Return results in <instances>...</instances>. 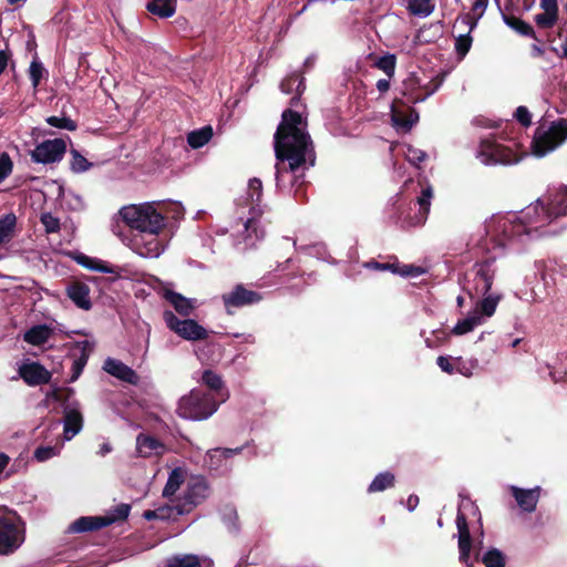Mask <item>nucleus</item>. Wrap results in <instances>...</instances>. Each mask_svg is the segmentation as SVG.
I'll return each instance as SVG.
<instances>
[{
    "label": "nucleus",
    "mask_w": 567,
    "mask_h": 567,
    "mask_svg": "<svg viewBox=\"0 0 567 567\" xmlns=\"http://www.w3.org/2000/svg\"><path fill=\"white\" fill-rule=\"evenodd\" d=\"M437 365L442 371L452 374L455 371V362L452 363L449 357L440 355L436 360Z\"/></svg>",
    "instance_id": "obj_60"
},
{
    "label": "nucleus",
    "mask_w": 567,
    "mask_h": 567,
    "mask_svg": "<svg viewBox=\"0 0 567 567\" xmlns=\"http://www.w3.org/2000/svg\"><path fill=\"white\" fill-rule=\"evenodd\" d=\"M495 231L501 237L499 245L505 246L506 241H511L517 237L528 234V227L520 218L511 220L508 218H501L496 221Z\"/></svg>",
    "instance_id": "obj_13"
},
{
    "label": "nucleus",
    "mask_w": 567,
    "mask_h": 567,
    "mask_svg": "<svg viewBox=\"0 0 567 567\" xmlns=\"http://www.w3.org/2000/svg\"><path fill=\"white\" fill-rule=\"evenodd\" d=\"M426 157L427 154L422 150L412 146L408 148V158L414 165H419L420 163L424 162Z\"/></svg>",
    "instance_id": "obj_59"
},
{
    "label": "nucleus",
    "mask_w": 567,
    "mask_h": 567,
    "mask_svg": "<svg viewBox=\"0 0 567 567\" xmlns=\"http://www.w3.org/2000/svg\"><path fill=\"white\" fill-rule=\"evenodd\" d=\"M488 1L489 0H474L471 11L460 17L456 22L470 27V31H473L477 27L480 19L484 16Z\"/></svg>",
    "instance_id": "obj_27"
},
{
    "label": "nucleus",
    "mask_w": 567,
    "mask_h": 567,
    "mask_svg": "<svg viewBox=\"0 0 567 567\" xmlns=\"http://www.w3.org/2000/svg\"><path fill=\"white\" fill-rule=\"evenodd\" d=\"M146 9L150 13L159 18H171L176 11V0H150Z\"/></svg>",
    "instance_id": "obj_30"
},
{
    "label": "nucleus",
    "mask_w": 567,
    "mask_h": 567,
    "mask_svg": "<svg viewBox=\"0 0 567 567\" xmlns=\"http://www.w3.org/2000/svg\"><path fill=\"white\" fill-rule=\"evenodd\" d=\"M40 221L47 234L58 233L61 228L60 219L54 217L51 213H43L40 217Z\"/></svg>",
    "instance_id": "obj_50"
},
{
    "label": "nucleus",
    "mask_w": 567,
    "mask_h": 567,
    "mask_svg": "<svg viewBox=\"0 0 567 567\" xmlns=\"http://www.w3.org/2000/svg\"><path fill=\"white\" fill-rule=\"evenodd\" d=\"M183 483H184L183 471L179 467L174 468L168 475L167 482L163 489V496L166 498H171L179 489V487Z\"/></svg>",
    "instance_id": "obj_35"
},
{
    "label": "nucleus",
    "mask_w": 567,
    "mask_h": 567,
    "mask_svg": "<svg viewBox=\"0 0 567 567\" xmlns=\"http://www.w3.org/2000/svg\"><path fill=\"white\" fill-rule=\"evenodd\" d=\"M24 524L13 511L0 515V554L13 553L24 540Z\"/></svg>",
    "instance_id": "obj_4"
},
{
    "label": "nucleus",
    "mask_w": 567,
    "mask_h": 567,
    "mask_svg": "<svg viewBox=\"0 0 567 567\" xmlns=\"http://www.w3.org/2000/svg\"><path fill=\"white\" fill-rule=\"evenodd\" d=\"M409 11L415 16H430L434 10L431 0H409Z\"/></svg>",
    "instance_id": "obj_42"
},
{
    "label": "nucleus",
    "mask_w": 567,
    "mask_h": 567,
    "mask_svg": "<svg viewBox=\"0 0 567 567\" xmlns=\"http://www.w3.org/2000/svg\"><path fill=\"white\" fill-rule=\"evenodd\" d=\"M163 297L166 301H168L177 313L181 316L187 318L194 310L195 306L193 301L186 297H184L182 293L165 289Z\"/></svg>",
    "instance_id": "obj_24"
},
{
    "label": "nucleus",
    "mask_w": 567,
    "mask_h": 567,
    "mask_svg": "<svg viewBox=\"0 0 567 567\" xmlns=\"http://www.w3.org/2000/svg\"><path fill=\"white\" fill-rule=\"evenodd\" d=\"M213 134L210 125L194 130L187 134V143L194 150L200 148L212 140Z\"/></svg>",
    "instance_id": "obj_32"
},
{
    "label": "nucleus",
    "mask_w": 567,
    "mask_h": 567,
    "mask_svg": "<svg viewBox=\"0 0 567 567\" xmlns=\"http://www.w3.org/2000/svg\"><path fill=\"white\" fill-rule=\"evenodd\" d=\"M19 375L30 386L47 384L52 378L51 372L39 362L23 363L19 368Z\"/></svg>",
    "instance_id": "obj_14"
},
{
    "label": "nucleus",
    "mask_w": 567,
    "mask_h": 567,
    "mask_svg": "<svg viewBox=\"0 0 567 567\" xmlns=\"http://www.w3.org/2000/svg\"><path fill=\"white\" fill-rule=\"evenodd\" d=\"M63 423L64 437L71 440L83 427L82 413L76 409H65Z\"/></svg>",
    "instance_id": "obj_25"
},
{
    "label": "nucleus",
    "mask_w": 567,
    "mask_h": 567,
    "mask_svg": "<svg viewBox=\"0 0 567 567\" xmlns=\"http://www.w3.org/2000/svg\"><path fill=\"white\" fill-rule=\"evenodd\" d=\"M540 7L544 11H549L558 14L557 0H542Z\"/></svg>",
    "instance_id": "obj_64"
},
{
    "label": "nucleus",
    "mask_w": 567,
    "mask_h": 567,
    "mask_svg": "<svg viewBox=\"0 0 567 567\" xmlns=\"http://www.w3.org/2000/svg\"><path fill=\"white\" fill-rule=\"evenodd\" d=\"M262 299V293L248 289L244 284H237L229 292L221 295V300L228 315H233V309L257 305Z\"/></svg>",
    "instance_id": "obj_8"
},
{
    "label": "nucleus",
    "mask_w": 567,
    "mask_h": 567,
    "mask_svg": "<svg viewBox=\"0 0 567 567\" xmlns=\"http://www.w3.org/2000/svg\"><path fill=\"white\" fill-rule=\"evenodd\" d=\"M78 264L83 266L86 269L103 272V274H112L116 277H120L121 268L117 266H113L104 260H101L99 258H92L86 255H80L76 258Z\"/></svg>",
    "instance_id": "obj_26"
},
{
    "label": "nucleus",
    "mask_w": 567,
    "mask_h": 567,
    "mask_svg": "<svg viewBox=\"0 0 567 567\" xmlns=\"http://www.w3.org/2000/svg\"><path fill=\"white\" fill-rule=\"evenodd\" d=\"M394 482H395V477L391 472L386 471V472L380 473L373 478V481L369 485L368 492L369 493L383 492L390 487H393Z\"/></svg>",
    "instance_id": "obj_36"
},
{
    "label": "nucleus",
    "mask_w": 567,
    "mask_h": 567,
    "mask_svg": "<svg viewBox=\"0 0 567 567\" xmlns=\"http://www.w3.org/2000/svg\"><path fill=\"white\" fill-rule=\"evenodd\" d=\"M53 330L48 324H37L27 330L23 340L31 346H42L49 341Z\"/></svg>",
    "instance_id": "obj_28"
},
{
    "label": "nucleus",
    "mask_w": 567,
    "mask_h": 567,
    "mask_svg": "<svg viewBox=\"0 0 567 567\" xmlns=\"http://www.w3.org/2000/svg\"><path fill=\"white\" fill-rule=\"evenodd\" d=\"M219 405L220 401L213 393L193 389L179 399L177 414L183 419L203 421L212 416Z\"/></svg>",
    "instance_id": "obj_3"
},
{
    "label": "nucleus",
    "mask_w": 567,
    "mask_h": 567,
    "mask_svg": "<svg viewBox=\"0 0 567 567\" xmlns=\"http://www.w3.org/2000/svg\"><path fill=\"white\" fill-rule=\"evenodd\" d=\"M121 219L136 230L132 239L133 249L143 257H157L162 244L157 236L165 228V217L152 203L124 206L118 210Z\"/></svg>",
    "instance_id": "obj_2"
},
{
    "label": "nucleus",
    "mask_w": 567,
    "mask_h": 567,
    "mask_svg": "<svg viewBox=\"0 0 567 567\" xmlns=\"http://www.w3.org/2000/svg\"><path fill=\"white\" fill-rule=\"evenodd\" d=\"M13 163L8 153L0 154V183H2L11 173Z\"/></svg>",
    "instance_id": "obj_54"
},
{
    "label": "nucleus",
    "mask_w": 567,
    "mask_h": 567,
    "mask_svg": "<svg viewBox=\"0 0 567 567\" xmlns=\"http://www.w3.org/2000/svg\"><path fill=\"white\" fill-rule=\"evenodd\" d=\"M66 152V143L62 138L47 140L38 144L31 152L35 163L51 164L60 162Z\"/></svg>",
    "instance_id": "obj_10"
},
{
    "label": "nucleus",
    "mask_w": 567,
    "mask_h": 567,
    "mask_svg": "<svg viewBox=\"0 0 567 567\" xmlns=\"http://www.w3.org/2000/svg\"><path fill=\"white\" fill-rule=\"evenodd\" d=\"M512 496L515 498L517 505L526 513L535 512L537 503L540 497L542 488L536 486L534 488H520L517 486L509 487Z\"/></svg>",
    "instance_id": "obj_19"
},
{
    "label": "nucleus",
    "mask_w": 567,
    "mask_h": 567,
    "mask_svg": "<svg viewBox=\"0 0 567 567\" xmlns=\"http://www.w3.org/2000/svg\"><path fill=\"white\" fill-rule=\"evenodd\" d=\"M395 269L396 270L394 274L400 275L402 277H417L425 272V270L420 266L401 265L399 261H398V268H395Z\"/></svg>",
    "instance_id": "obj_53"
},
{
    "label": "nucleus",
    "mask_w": 567,
    "mask_h": 567,
    "mask_svg": "<svg viewBox=\"0 0 567 567\" xmlns=\"http://www.w3.org/2000/svg\"><path fill=\"white\" fill-rule=\"evenodd\" d=\"M203 383L210 390L215 396L218 395L220 399L218 401L224 402L228 396L227 391L223 393L224 382L221 377L214 372L213 370H205L202 375Z\"/></svg>",
    "instance_id": "obj_29"
},
{
    "label": "nucleus",
    "mask_w": 567,
    "mask_h": 567,
    "mask_svg": "<svg viewBox=\"0 0 567 567\" xmlns=\"http://www.w3.org/2000/svg\"><path fill=\"white\" fill-rule=\"evenodd\" d=\"M103 370L110 375L132 385H137L140 375L121 360L107 358L103 363Z\"/></svg>",
    "instance_id": "obj_17"
},
{
    "label": "nucleus",
    "mask_w": 567,
    "mask_h": 567,
    "mask_svg": "<svg viewBox=\"0 0 567 567\" xmlns=\"http://www.w3.org/2000/svg\"><path fill=\"white\" fill-rule=\"evenodd\" d=\"M45 70L40 61L34 59L29 68V75L32 82V86L35 89L40 84L41 79L43 78Z\"/></svg>",
    "instance_id": "obj_52"
},
{
    "label": "nucleus",
    "mask_w": 567,
    "mask_h": 567,
    "mask_svg": "<svg viewBox=\"0 0 567 567\" xmlns=\"http://www.w3.org/2000/svg\"><path fill=\"white\" fill-rule=\"evenodd\" d=\"M499 299V296L485 295V297L477 303L480 313L486 317L493 316Z\"/></svg>",
    "instance_id": "obj_44"
},
{
    "label": "nucleus",
    "mask_w": 567,
    "mask_h": 567,
    "mask_svg": "<svg viewBox=\"0 0 567 567\" xmlns=\"http://www.w3.org/2000/svg\"><path fill=\"white\" fill-rule=\"evenodd\" d=\"M11 56L12 54L9 50H0V75L8 68Z\"/></svg>",
    "instance_id": "obj_63"
},
{
    "label": "nucleus",
    "mask_w": 567,
    "mask_h": 567,
    "mask_svg": "<svg viewBox=\"0 0 567 567\" xmlns=\"http://www.w3.org/2000/svg\"><path fill=\"white\" fill-rule=\"evenodd\" d=\"M567 138V122L558 120L553 122L547 131L537 127L532 142L533 152L536 156H544L554 151Z\"/></svg>",
    "instance_id": "obj_5"
},
{
    "label": "nucleus",
    "mask_w": 567,
    "mask_h": 567,
    "mask_svg": "<svg viewBox=\"0 0 567 567\" xmlns=\"http://www.w3.org/2000/svg\"><path fill=\"white\" fill-rule=\"evenodd\" d=\"M475 559L476 561H482L485 567H505L506 565L505 555L497 548H489L481 559L477 554Z\"/></svg>",
    "instance_id": "obj_37"
},
{
    "label": "nucleus",
    "mask_w": 567,
    "mask_h": 567,
    "mask_svg": "<svg viewBox=\"0 0 567 567\" xmlns=\"http://www.w3.org/2000/svg\"><path fill=\"white\" fill-rule=\"evenodd\" d=\"M90 292V287L80 280H72L68 284L65 289L66 296L78 308L83 310H90L92 308Z\"/></svg>",
    "instance_id": "obj_20"
},
{
    "label": "nucleus",
    "mask_w": 567,
    "mask_h": 567,
    "mask_svg": "<svg viewBox=\"0 0 567 567\" xmlns=\"http://www.w3.org/2000/svg\"><path fill=\"white\" fill-rule=\"evenodd\" d=\"M364 267L372 270H380L385 271L390 270L391 272H395V268H398V260L395 259L394 262H379L375 260H370L364 264Z\"/></svg>",
    "instance_id": "obj_56"
},
{
    "label": "nucleus",
    "mask_w": 567,
    "mask_h": 567,
    "mask_svg": "<svg viewBox=\"0 0 567 567\" xmlns=\"http://www.w3.org/2000/svg\"><path fill=\"white\" fill-rule=\"evenodd\" d=\"M373 66L383 71L389 78H392L395 73L396 66V56L391 53H386L385 55L379 58Z\"/></svg>",
    "instance_id": "obj_41"
},
{
    "label": "nucleus",
    "mask_w": 567,
    "mask_h": 567,
    "mask_svg": "<svg viewBox=\"0 0 567 567\" xmlns=\"http://www.w3.org/2000/svg\"><path fill=\"white\" fill-rule=\"evenodd\" d=\"M455 371L464 377H472L471 369L466 365L462 358L455 359Z\"/></svg>",
    "instance_id": "obj_62"
},
{
    "label": "nucleus",
    "mask_w": 567,
    "mask_h": 567,
    "mask_svg": "<svg viewBox=\"0 0 567 567\" xmlns=\"http://www.w3.org/2000/svg\"><path fill=\"white\" fill-rule=\"evenodd\" d=\"M47 123L53 127L63 128V130H68L71 132L75 131L78 128L76 122L66 116H63V117H59V116H54V115L49 116L47 118Z\"/></svg>",
    "instance_id": "obj_49"
},
{
    "label": "nucleus",
    "mask_w": 567,
    "mask_h": 567,
    "mask_svg": "<svg viewBox=\"0 0 567 567\" xmlns=\"http://www.w3.org/2000/svg\"><path fill=\"white\" fill-rule=\"evenodd\" d=\"M481 323V317L475 315L460 320L452 330L455 336H462L472 331L477 324Z\"/></svg>",
    "instance_id": "obj_43"
},
{
    "label": "nucleus",
    "mask_w": 567,
    "mask_h": 567,
    "mask_svg": "<svg viewBox=\"0 0 567 567\" xmlns=\"http://www.w3.org/2000/svg\"><path fill=\"white\" fill-rule=\"evenodd\" d=\"M557 18V13L544 11L543 13L535 16V22L540 29H550L556 24Z\"/></svg>",
    "instance_id": "obj_51"
},
{
    "label": "nucleus",
    "mask_w": 567,
    "mask_h": 567,
    "mask_svg": "<svg viewBox=\"0 0 567 567\" xmlns=\"http://www.w3.org/2000/svg\"><path fill=\"white\" fill-rule=\"evenodd\" d=\"M305 89V79L298 72L289 74L280 83V90L285 94H290L295 91L298 95H301Z\"/></svg>",
    "instance_id": "obj_33"
},
{
    "label": "nucleus",
    "mask_w": 567,
    "mask_h": 567,
    "mask_svg": "<svg viewBox=\"0 0 567 567\" xmlns=\"http://www.w3.org/2000/svg\"><path fill=\"white\" fill-rule=\"evenodd\" d=\"M249 196L251 197V202L259 203L262 197V183L259 178L254 177L249 181L248 185Z\"/></svg>",
    "instance_id": "obj_55"
},
{
    "label": "nucleus",
    "mask_w": 567,
    "mask_h": 567,
    "mask_svg": "<svg viewBox=\"0 0 567 567\" xmlns=\"http://www.w3.org/2000/svg\"><path fill=\"white\" fill-rule=\"evenodd\" d=\"M478 157L486 165L513 164L518 159L514 151L497 143L495 140L485 138L481 141Z\"/></svg>",
    "instance_id": "obj_7"
},
{
    "label": "nucleus",
    "mask_w": 567,
    "mask_h": 567,
    "mask_svg": "<svg viewBox=\"0 0 567 567\" xmlns=\"http://www.w3.org/2000/svg\"><path fill=\"white\" fill-rule=\"evenodd\" d=\"M156 511L159 520H177L178 516L184 515L179 513V503L177 499L175 504L159 506Z\"/></svg>",
    "instance_id": "obj_45"
},
{
    "label": "nucleus",
    "mask_w": 567,
    "mask_h": 567,
    "mask_svg": "<svg viewBox=\"0 0 567 567\" xmlns=\"http://www.w3.org/2000/svg\"><path fill=\"white\" fill-rule=\"evenodd\" d=\"M472 31H467L465 34H460L455 39V51L460 59H463L470 51L473 42V38L471 37Z\"/></svg>",
    "instance_id": "obj_47"
},
{
    "label": "nucleus",
    "mask_w": 567,
    "mask_h": 567,
    "mask_svg": "<svg viewBox=\"0 0 567 567\" xmlns=\"http://www.w3.org/2000/svg\"><path fill=\"white\" fill-rule=\"evenodd\" d=\"M514 116L524 127H528L532 124V114L526 106H518Z\"/></svg>",
    "instance_id": "obj_58"
},
{
    "label": "nucleus",
    "mask_w": 567,
    "mask_h": 567,
    "mask_svg": "<svg viewBox=\"0 0 567 567\" xmlns=\"http://www.w3.org/2000/svg\"><path fill=\"white\" fill-rule=\"evenodd\" d=\"M417 118L419 115L413 110L409 115L402 112L392 111V121L394 125L402 127L405 131H410Z\"/></svg>",
    "instance_id": "obj_40"
},
{
    "label": "nucleus",
    "mask_w": 567,
    "mask_h": 567,
    "mask_svg": "<svg viewBox=\"0 0 567 567\" xmlns=\"http://www.w3.org/2000/svg\"><path fill=\"white\" fill-rule=\"evenodd\" d=\"M276 158V185L279 189L290 184L296 200L306 199L303 174L298 175L299 169H305L307 164L313 166L316 152L313 142L308 132V121L299 112L291 107L281 114V121L274 135Z\"/></svg>",
    "instance_id": "obj_1"
},
{
    "label": "nucleus",
    "mask_w": 567,
    "mask_h": 567,
    "mask_svg": "<svg viewBox=\"0 0 567 567\" xmlns=\"http://www.w3.org/2000/svg\"><path fill=\"white\" fill-rule=\"evenodd\" d=\"M207 497L208 485L204 480L197 478L189 482L183 495L177 498L179 503V513L186 515L192 513Z\"/></svg>",
    "instance_id": "obj_9"
},
{
    "label": "nucleus",
    "mask_w": 567,
    "mask_h": 567,
    "mask_svg": "<svg viewBox=\"0 0 567 567\" xmlns=\"http://www.w3.org/2000/svg\"><path fill=\"white\" fill-rule=\"evenodd\" d=\"M245 445L236 447V449H228V447H216L212 449L207 452L206 460L209 463L212 467H219V462H215L216 456H223L224 460L230 458L237 454H240L244 450Z\"/></svg>",
    "instance_id": "obj_38"
},
{
    "label": "nucleus",
    "mask_w": 567,
    "mask_h": 567,
    "mask_svg": "<svg viewBox=\"0 0 567 567\" xmlns=\"http://www.w3.org/2000/svg\"><path fill=\"white\" fill-rule=\"evenodd\" d=\"M56 455V449L53 446H39L34 451V458L38 462H45Z\"/></svg>",
    "instance_id": "obj_57"
},
{
    "label": "nucleus",
    "mask_w": 567,
    "mask_h": 567,
    "mask_svg": "<svg viewBox=\"0 0 567 567\" xmlns=\"http://www.w3.org/2000/svg\"><path fill=\"white\" fill-rule=\"evenodd\" d=\"M503 20L511 29L515 30L518 34L523 37L533 38L536 41L540 42L533 27L529 23L522 20L520 18L514 14H503Z\"/></svg>",
    "instance_id": "obj_31"
},
{
    "label": "nucleus",
    "mask_w": 567,
    "mask_h": 567,
    "mask_svg": "<svg viewBox=\"0 0 567 567\" xmlns=\"http://www.w3.org/2000/svg\"><path fill=\"white\" fill-rule=\"evenodd\" d=\"M163 319L166 327L186 341H204L208 338V331L196 320L185 318L179 319L173 311L165 310Z\"/></svg>",
    "instance_id": "obj_6"
},
{
    "label": "nucleus",
    "mask_w": 567,
    "mask_h": 567,
    "mask_svg": "<svg viewBox=\"0 0 567 567\" xmlns=\"http://www.w3.org/2000/svg\"><path fill=\"white\" fill-rule=\"evenodd\" d=\"M493 264L494 259L491 258L474 265V289L477 297L487 295L492 288L495 278Z\"/></svg>",
    "instance_id": "obj_12"
},
{
    "label": "nucleus",
    "mask_w": 567,
    "mask_h": 567,
    "mask_svg": "<svg viewBox=\"0 0 567 567\" xmlns=\"http://www.w3.org/2000/svg\"><path fill=\"white\" fill-rule=\"evenodd\" d=\"M547 213H542L545 219H557L567 214V186L548 193L543 200Z\"/></svg>",
    "instance_id": "obj_11"
},
{
    "label": "nucleus",
    "mask_w": 567,
    "mask_h": 567,
    "mask_svg": "<svg viewBox=\"0 0 567 567\" xmlns=\"http://www.w3.org/2000/svg\"><path fill=\"white\" fill-rule=\"evenodd\" d=\"M107 526V522L103 520L102 516H82L74 520L69 526V532L79 534V533H85V532H94L99 530L103 527Z\"/></svg>",
    "instance_id": "obj_23"
},
{
    "label": "nucleus",
    "mask_w": 567,
    "mask_h": 567,
    "mask_svg": "<svg viewBox=\"0 0 567 567\" xmlns=\"http://www.w3.org/2000/svg\"><path fill=\"white\" fill-rule=\"evenodd\" d=\"M131 506L122 503L115 506L107 515L102 516L104 522H107V526L116 522H124L128 517Z\"/></svg>",
    "instance_id": "obj_39"
},
{
    "label": "nucleus",
    "mask_w": 567,
    "mask_h": 567,
    "mask_svg": "<svg viewBox=\"0 0 567 567\" xmlns=\"http://www.w3.org/2000/svg\"><path fill=\"white\" fill-rule=\"evenodd\" d=\"M136 449L142 457H151L152 455H162L166 451L163 442L158 439L140 433L136 437Z\"/></svg>",
    "instance_id": "obj_22"
},
{
    "label": "nucleus",
    "mask_w": 567,
    "mask_h": 567,
    "mask_svg": "<svg viewBox=\"0 0 567 567\" xmlns=\"http://www.w3.org/2000/svg\"><path fill=\"white\" fill-rule=\"evenodd\" d=\"M71 155L72 159L70 162V165L71 169L74 173H83L92 166V163H90L83 155H81V153L78 150L72 148Z\"/></svg>",
    "instance_id": "obj_46"
},
{
    "label": "nucleus",
    "mask_w": 567,
    "mask_h": 567,
    "mask_svg": "<svg viewBox=\"0 0 567 567\" xmlns=\"http://www.w3.org/2000/svg\"><path fill=\"white\" fill-rule=\"evenodd\" d=\"M433 198V188L430 184L422 188L421 195L416 199V204L419 205V212L414 214V216L409 217L404 220L405 225L409 227H417L425 224L430 208H431V199Z\"/></svg>",
    "instance_id": "obj_18"
},
{
    "label": "nucleus",
    "mask_w": 567,
    "mask_h": 567,
    "mask_svg": "<svg viewBox=\"0 0 567 567\" xmlns=\"http://www.w3.org/2000/svg\"><path fill=\"white\" fill-rule=\"evenodd\" d=\"M168 567H202L200 561L195 555H186L184 557H173L168 560Z\"/></svg>",
    "instance_id": "obj_48"
},
{
    "label": "nucleus",
    "mask_w": 567,
    "mask_h": 567,
    "mask_svg": "<svg viewBox=\"0 0 567 567\" xmlns=\"http://www.w3.org/2000/svg\"><path fill=\"white\" fill-rule=\"evenodd\" d=\"M71 390L70 389H60V388H54L49 394L48 396L53 399L54 401H58V402H66L69 400V394H65L64 395V392H70Z\"/></svg>",
    "instance_id": "obj_61"
},
{
    "label": "nucleus",
    "mask_w": 567,
    "mask_h": 567,
    "mask_svg": "<svg viewBox=\"0 0 567 567\" xmlns=\"http://www.w3.org/2000/svg\"><path fill=\"white\" fill-rule=\"evenodd\" d=\"M16 225L17 216L13 213L0 218V247L12 239Z\"/></svg>",
    "instance_id": "obj_34"
},
{
    "label": "nucleus",
    "mask_w": 567,
    "mask_h": 567,
    "mask_svg": "<svg viewBox=\"0 0 567 567\" xmlns=\"http://www.w3.org/2000/svg\"><path fill=\"white\" fill-rule=\"evenodd\" d=\"M93 350V346L87 340L76 341L74 342L73 349L71 350V357L74 358L72 363V374L70 378V382H74L82 374L90 354Z\"/></svg>",
    "instance_id": "obj_16"
},
{
    "label": "nucleus",
    "mask_w": 567,
    "mask_h": 567,
    "mask_svg": "<svg viewBox=\"0 0 567 567\" xmlns=\"http://www.w3.org/2000/svg\"><path fill=\"white\" fill-rule=\"evenodd\" d=\"M456 527L458 532L460 561L467 566H472L470 563L472 537L466 516L461 511H458L456 515Z\"/></svg>",
    "instance_id": "obj_15"
},
{
    "label": "nucleus",
    "mask_w": 567,
    "mask_h": 567,
    "mask_svg": "<svg viewBox=\"0 0 567 567\" xmlns=\"http://www.w3.org/2000/svg\"><path fill=\"white\" fill-rule=\"evenodd\" d=\"M547 213L545 208V204L542 199H537L535 205L528 206L523 215L522 221L525 223L528 227V234L532 230H538L539 228L550 224L553 219H545L542 216V213Z\"/></svg>",
    "instance_id": "obj_21"
}]
</instances>
